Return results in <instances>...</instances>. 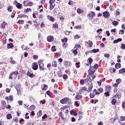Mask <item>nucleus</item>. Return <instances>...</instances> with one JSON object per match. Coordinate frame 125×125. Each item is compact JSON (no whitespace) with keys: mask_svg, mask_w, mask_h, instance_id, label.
Masks as SVG:
<instances>
[{"mask_svg":"<svg viewBox=\"0 0 125 125\" xmlns=\"http://www.w3.org/2000/svg\"><path fill=\"white\" fill-rule=\"evenodd\" d=\"M60 102L61 104H68V105H70L72 100L68 97H65L61 100Z\"/></svg>","mask_w":125,"mask_h":125,"instance_id":"obj_1","label":"nucleus"},{"mask_svg":"<svg viewBox=\"0 0 125 125\" xmlns=\"http://www.w3.org/2000/svg\"><path fill=\"white\" fill-rule=\"evenodd\" d=\"M96 14L93 11H91L90 13L87 14V17L88 18L89 20H92L93 17H95Z\"/></svg>","mask_w":125,"mask_h":125,"instance_id":"obj_2","label":"nucleus"},{"mask_svg":"<svg viewBox=\"0 0 125 125\" xmlns=\"http://www.w3.org/2000/svg\"><path fill=\"white\" fill-rule=\"evenodd\" d=\"M49 4H50V10H52L54 7L55 6V3L52 1V0H49Z\"/></svg>","mask_w":125,"mask_h":125,"instance_id":"obj_3","label":"nucleus"},{"mask_svg":"<svg viewBox=\"0 0 125 125\" xmlns=\"http://www.w3.org/2000/svg\"><path fill=\"white\" fill-rule=\"evenodd\" d=\"M88 75L91 76L92 75H94V73L95 72V70L91 68V66H90L89 69L88 70Z\"/></svg>","mask_w":125,"mask_h":125,"instance_id":"obj_4","label":"nucleus"},{"mask_svg":"<svg viewBox=\"0 0 125 125\" xmlns=\"http://www.w3.org/2000/svg\"><path fill=\"white\" fill-rule=\"evenodd\" d=\"M92 88H93V85L92 84V83H91L90 84L88 85V90H86L87 92L88 93L91 92V91L92 90Z\"/></svg>","mask_w":125,"mask_h":125,"instance_id":"obj_5","label":"nucleus"},{"mask_svg":"<svg viewBox=\"0 0 125 125\" xmlns=\"http://www.w3.org/2000/svg\"><path fill=\"white\" fill-rule=\"evenodd\" d=\"M103 15L104 18H109L110 17V13L108 11H104L103 13Z\"/></svg>","mask_w":125,"mask_h":125,"instance_id":"obj_6","label":"nucleus"},{"mask_svg":"<svg viewBox=\"0 0 125 125\" xmlns=\"http://www.w3.org/2000/svg\"><path fill=\"white\" fill-rule=\"evenodd\" d=\"M70 114L72 116H74V117H76V116H78V112L75 111V109L71 110L70 111Z\"/></svg>","mask_w":125,"mask_h":125,"instance_id":"obj_7","label":"nucleus"},{"mask_svg":"<svg viewBox=\"0 0 125 125\" xmlns=\"http://www.w3.org/2000/svg\"><path fill=\"white\" fill-rule=\"evenodd\" d=\"M63 64L66 67H71V62L68 61L63 62Z\"/></svg>","mask_w":125,"mask_h":125,"instance_id":"obj_8","label":"nucleus"},{"mask_svg":"<svg viewBox=\"0 0 125 125\" xmlns=\"http://www.w3.org/2000/svg\"><path fill=\"white\" fill-rule=\"evenodd\" d=\"M39 68V65H38V63H35L32 65V69L33 70H34V71H36V70H38V68Z\"/></svg>","mask_w":125,"mask_h":125,"instance_id":"obj_9","label":"nucleus"},{"mask_svg":"<svg viewBox=\"0 0 125 125\" xmlns=\"http://www.w3.org/2000/svg\"><path fill=\"white\" fill-rule=\"evenodd\" d=\"M39 69H40V71H44V67H43V66H44V64L43 63H39Z\"/></svg>","mask_w":125,"mask_h":125,"instance_id":"obj_10","label":"nucleus"},{"mask_svg":"<svg viewBox=\"0 0 125 125\" xmlns=\"http://www.w3.org/2000/svg\"><path fill=\"white\" fill-rule=\"evenodd\" d=\"M54 40V39H53V37H51L50 36H48L47 38V42H53Z\"/></svg>","mask_w":125,"mask_h":125,"instance_id":"obj_11","label":"nucleus"},{"mask_svg":"<svg viewBox=\"0 0 125 125\" xmlns=\"http://www.w3.org/2000/svg\"><path fill=\"white\" fill-rule=\"evenodd\" d=\"M26 75L27 76H28V77H30V78H33V77H35V75H34V73H31L29 71L27 72Z\"/></svg>","mask_w":125,"mask_h":125,"instance_id":"obj_12","label":"nucleus"},{"mask_svg":"<svg viewBox=\"0 0 125 125\" xmlns=\"http://www.w3.org/2000/svg\"><path fill=\"white\" fill-rule=\"evenodd\" d=\"M122 41H123L122 38H118L113 41V43H118V42H122Z\"/></svg>","mask_w":125,"mask_h":125,"instance_id":"obj_13","label":"nucleus"},{"mask_svg":"<svg viewBox=\"0 0 125 125\" xmlns=\"http://www.w3.org/2000/svg\"><path fill=\"white\" fill-rule=\"evenodd\" d=\"M122 67V64L121 63H117L115 64V67L116 69H119V68H121Z\"/></svg>","mask_w":125,"mask_h":125,"instance_id":"obj_14","label":"nucleus"},{"mask_svg":"<svg viewBox=\"0 0 125 125\" xmlns=\"http://www.w3.org/2000/svg\"><path fill=\"white\" fill-rule=\"evenodd\" d=\"M111 87L110 85H105V91L110 92V89L111 88Z\"/></svg>","mask_w":125,"mask_h":125,"instance_id":"obj_15","label":"nucleus"},{"mask_svg":"<svg viewBox=\"0 0 125 125\" xmlns=\"http://www.w3.org/2000/svg\"><path fill=\"white\" fill-rule=\"evenodd\" d=\"M14 47V45H13V43H10L7 44V48H13V47Z\"/></svg>","mask_w":125,"mask_h":125,"instance_id":"obj_16","label":"nucleus"},{"mask_svg":"<svg viewBox=\"0 0 125 125\" xmlns=\"http://www.w3.org/2000/svg\"><path fill=\"white\" fill-rule=\"evenodd\" d=\"M16 6L18 9H21L22 7V4H21L20 3H18V4H16Z\"/></svg>","mask_w":125,"mask_h":125,"instance_id":"obj_17","label":"nucleus"},{"mask_svg":"<svg viewBox=\"0 0 125 125\" xmlns=\"http://www.w3.org/2000/svg\"><path fill=\"white\" fill-rule=\"evenodd\" d=\"M6 25H7V23L6 22H5V21H3L2 22V23L1 24V28L2 29H4V28H5Z\"/></svg>","mask_w":125,"mask_h":125,"instance_id":"obj_18","label":"nucleus"},{"mask_svg":"<svg viewBox=\"0 0 125 125\" xmlns=\"http://www.w3.org/2000/svg\"><path fill=\"white\" fill-rule=\"evenodd\" d=\"M13 9V7L12 6H9L7 8V11L9 12H12V10Z\"/></svg>","mask_w":125,"mask_h":125,"instance_id":"obj_19","label":"nucleus"},{"mask_svg":"<svg viewBox=\"0 0 125 125\" xmlns=\"http://www.w3.org/2000/svg\"><path fill=\"white\" fill-rule=\"evenodd\" d=\"M82 99V95H79V94H76L75 96V99L76 100H80Z\"/></svg>","mask_w":125,"mask_h":125,"instance_id":"obj_20","label":"nucleus"},{"mask_svg":"<svg viewBox=\"0 0 125 125\" xmlns=\"http://www.w3.org/2000/svg\"><path fill=\"white\" fill-rule=\"evenodd\" d=\"M125 68H123L122 69H121L119 71V74H125Z\"/></svg>","mask_w":125,"mask_h":125,"instance_id":"obj_21","label":"nucleus"},{"mask_svg":"<svg viewBox=\"0 0 125 125\" xmlns=\"http://www.w3.org/2000/svg\"><path fill=\"white\" fill-rule=\"evenodd\" d=\"M91 51L92 53H96L97 52H99V49H93Z\"/></svg>","mask_w":125,"mask_h":125,"instance_id":"obj_22","label":"nucleus"},{"mask_svg":"<svg viewBox=\"0 0 125 125\" xmlns=\"http://www.w3.org/2000/svg\"><path fill=\"white\" fill-rule=\"evenodd\" d=\"M15 14H16V11L15 10H13L11 15V18H14L15 17Z\"/></svg>","mask_w":125,"mask_h":125,"instance_id":"obj_23","label":"nucleus"},{"mask_svg":"<svg viewBox=\"0 0 125 125\" xmlns=\"http://www.w3.org/2000/svg\"><path fill=\"white\" fill-rule=\"evenodd\" d=\"M52 67H57V62L56 61H54L52 62Z\"/></svg>","mask_w":125,"mask_h":125,"instance_id":"obj_24","label":"nucleus"},{"mask_svg":"<svg viewBox=\"0 0 125 125\" xmlns=\"http://www.w3.org/2000/svg\"><path fill=\"white\" fill-rule=\"evenodd\" d=\"M6 118L7 120H10L12 119V116L11 114H8L6 115Z\"/></svg>","mask_w":125,"mask_h":125,"instance_id":"obj_25","label":"nucleus"},{"mask_svg":"<svg viewBox=\"0 0 125 125\" xmlns=\"http://www.w3.org/2000/svg\"><path fill=\"white\" fill-rule=\"evenodd\" d=\"M77 13H78V14H81L83 13V11L81 10L80 8L77 9Z\"/></svg>","mask_w":125,"mask_h":125,"instance_id":"obj_26","label":"nucleus"},{"mask_svg":"<svg viewBox=\"0 0 125 125\" xmlns=\"http://www.w3.org/2000/svg\"><path fill=\"white\" fill-rule=\"evenodd\" d=\"M43 88L42 89V90H46L47 89V87H48V86L45 84H43Z\"/></svg>","mask_w":125,"mask_h":125,"instance_id":"obj_27","label":"nucleus"},{"mask_svg":"<svg viewBox=\"0 0 125 125\" xmlns=\"http://www.w3.org/2000/svg\"><path fill=\"white\" fill-rule=\"evenodd\" d=\"M1 104L3 107H5V106H6V102L3 100L1 101Z\"/></svg>","mask_w":125,"mask_h":125,"instance_id":"obj_28","label":"nucleus"},{"mask_svg":"<svg viewBox=\"0 0 125 125\" xmlns=\"http://www.w3.org/2000/svg\"><path fill=\"white\" fill-rule=\"evenodd\" d=\"M112 24L113 25V26H118L119 25V22L116 21H114L112 22Z\"/></svg>","mask_w":125,"mask_h":125,"instance_id":"obj_29","label":"nucleus"},{"mask_svg":"<svg viewBox=\"0 0 125 125\" xmlns=\"http://www.w3.org/2000/svg\"><path fill=\"white\" fill-rule=\"evenodd\" d=\"M11 73L13 75H15L16 77H17V76H18V74H19V73L17 71H14V72H12Z\"/></svg>","mask_w":125,"mask_h":125,"instance_id":"obj_30","label":"nucleus"},{"mask_svg":"<svg viewBox=\"0 0 125 125\" xmlns=\"http://www.w3.org/2000/svg\"><path fill=\"white\" fill-rule=\"evenodd\" d=\"M19 18H26V17H28V16H27V15H24V14H22V15H19Z\"/></svg>","mask_w":125,"mask_h":125,"instance_id":"obj_31","label":"nucleus"},{"mask_svg":"<svg viewBox=\"0 0 125 125\" xmlns=\"http://www.w3.org/2000/svg\"><path fill=\"white\" fill-rule=\"evenodd\" d=\"M88 45H89V47H92L93 45V43L92 42V41H89Z\"/></svg>","mask_w":125,"mask_h":125,"instance_id":"obj_32","label":"nucleus"},{"mask_svg":"<svg viewBox=\"0 0 125 125\" xmlns=\"http://www.w3.org/2000/svg\"><path fill=\"white\" fill-rule=\"evenodd\" d=\"M29 11H32V9H31L30 8H28L24 9L25 13H27V12H29Z\"/></svg>","mask_w":125,"mask_h":125,"instance_id":"obj_33","label":"nucleus"},{"mask_svg":"<svg viewBox=\"0 0 125 125\" xmlns=\"http://www.w3.org/2000/svg\"><path fill=\"white\" fill-rule=\"evenodd\" d=\"M37 114L38 115V117H42V111L39 110Z\"/></svg>","mask_w":125,"mask_h":125,"instance_id":"obj_34","label":"nucleus"},{"mask_svg":"<svg viewBox=\"0 0 125 125\" xmlns=\"http://www.w3.org/2000/svg\"><path fill=\"white\" fill-rule=\"evenodd\" d=\"M111 103L112 105H115V104L117 103V100H116V99H113L111 101Z\"/></svg>","mask_w":125,"mask_h":125,"instance_id":"obj_35","label":"nucleus"},{"mask_svg":"<svg viewBox=\"0 0 125 125\" xmlns=\"http://www.w3.org/2000/svg\"><path fill=\"white\" fill-rule=\"evenodd\" d=\"M53 28H54V29H58V24H57V23L53 24Z\"/></svg>","mask_w":125,"mask_h":125,"instance_id":"obj_36","label":"nucleus"},{"mask_svg":"<svg viewBox=\"0 0 125 125\" xmlns=\"http://www.w3.org/2000/svg\"><path fill=\"white\" fill-rule=\"evenodd\" d=\"M62 42H68V38H64L63 39H62Z\"/></svg>","mask_w":125,"mask_h":125,"instance_id":"obj_37","label":"nucleus"},{"mask_svg":"<svg viewBox=\"0 0 125 125\" xmlns=\"http://www.w3.org/2000/svg\"><path fill=\"white\" fill-rule=\"evenodd\" d=\"M96 94L94 93H90L89 96L91 98H94L95 97Z\"/></svg>","mask_w":125,"mask_h":125,"instance_id":"obj_38","label":"nucleus"},{"mask_svg":"<svg viewBox=\"0 0 125 125\" xmlns=\"http://www.w3.org/2000/svg\"><path fill=\"white\" fill-rule=\"evenodd\" d=\"M23 3H24V5L25 6H28V4H29V1L28 0H26V1H25L23 2Z\"/></svg>","mask_w":125,"mask_h":125,"instance_id":"obj_39","label":"nucleus"},{"mask_svg":"<svg viewBox=\"0 0 125 125\" xmlns=\"http://www.w3.org/2000/svg\"><path fill=\"white\" fill-rule=\"evenodd\" d=\"M88 60L89 61V64H90V65L91 64V63H92V62H93V60L91 58H89L88 59Z\"/></svg>","mask_w":125,"mask_h":125,"instance_id":"obj_40","label":"nucleus"},{"mask_svg":"<svg viewBox=\"0 0 125 125\" xmlns=\"http://www.w3.org/2000/svg\"><path fill=\"white\" fill-rule=\"evenodd\" d=\"M56 46L53 45L52 46V48H51V51L53 52H55V51H56V48H55Z\"/></svg>","mask_w":125,"mask_h":125,"instance_id":"obj_41","label":"nucleus"},{"mask_svg":"<svg viewBox=\"0 0 125 125\" xmlns=\"http://www.w3.org/2000/svg\"><path fill=\"white\" fill-rule=\"evenodd\" d=\"M74 28H75V29H77L78 30H81V29H82V26L76 25Z\"/></svg>","mask_w":125,"mask_h":125,"instance_id":"obj_42","label":"nucleus"},{"mask_svg":"<svg viewBox=\"0 0 125 125\" xmlns=\"http://www.w3.org/2000/svg\"><path fill=\"white\" fill-rule=\"evenodd\" d=\"M117 119H118V116L116 115L115 117L111 119V121H112V122L114 123L116 121V120H117Z\"/></svg>","mask_w":125,"mask_h":125,"instance_id":"obj_43","label":"nucleus"},{"mask_svg":"<svg viewBox=\"0 0 125 125\" xmlns=\"http://www.w3.org/2000/svg\"><path fill=\"white\" fill-rule=\"evenodd\" d=\"M98 67H99V65H98V64L96 63L93 65L94 69H95L96 70H97Z\"/></svg>","mask_w":125,"mask_h":125,"instance_id":"obj_44","label":"nucleus"},{"mask_svg":"<svg viewBox=\"0 0 125 125\" xmlns=\"http://www.w3.org/2000/svg\"><path fill=\"white\" fill-rule=\"evenodd\" d=\"M30 110H35L36 109V106L35 105L32 104L30 107Z\"/></svg>","mask_w":125,"mask_h":125,"instance_id":"obj_45","label":"nucleus"},{"mask_svg":"<svg viewBox=\"0 0 125 125\" xmlns=\"http://www.w3.org/2000/svg\"><path fill=\"white\" fill-rule=\"evenodd\" d=\"M49 20L51 22H53L54 21V18L52 16H50Z\"/></svg>","mask_w":125,"mask_h":125,"instance_id":"obj_46","label":"nucleus"},{"mask_svg":"<svg viewBox=\"0 0 125 125\" xmlns=\"http://www.w3.org/2000/svg\"><path fill=\"white\" fill-rule=\"evenodd\" d=\"M119 35L121 34V35H124L125 34V30H124V29L122 30H120L119 31Z\"/></svg>","mask_w":125,"mask_h":125,"instance_id":"obj_47","label":"nucleus"},{"mask_svg":"<svg viewBox=\"0 0 125 125\" xmlns=\"http://www.w3.org/2000/svg\"><path fill=\"white\" fill-rule=\"evenodd\" d=\"M62 78L63 80H67L68 79V75H67V74H64L62 76Z\"/></svg>","mask_w":125,"mask_h":125,"instance_id":"obj_48","label":"nucleus"},{"mask_svg":"<svg viewBox=\"0 0 125 125\" xmlns=\"http://www.w3.org/2000/svg\"><path fill=\"white\" fill-rule=\"evenodd\" d=\"M72 52L75 55H77L78 54V50H77V49L73 50Z\"/></svg>","mask_w":125,"mask_h":125,"instance_id":"obj_49","label":"nucleus"},{"mask_svg":"<svg viewBox=\"0 0 125 125\" xmlns=\"http://www.w3.org/2000/svg\"><path fill=\"white\" fill-rule=\"evenodd\" d=\"M18 24H24V21L23 20H19L17 22Z\"/></svg>","mask_w":125,"mask_h":125,"instance_id":"obj_50","label":"nucleus"},{"mask_svg":"<svg viewBox=\"0 0 125 125\" xmlns=\"http://www.w3.org/2000/svg\"><path fill=\"white\" fill-rule=\"evenodd\" d=\"M120 121L121 122H124V121H125V116H121L120 117Z\"/></svg>","mask_w":125,"mask_h":125,"instance_id":"obj_51","label":"nucleus"},{"mask_svg":"<svg viewBox=\"0 0 125 125\" xmlns=\"http://www.w3.org/2000/svg\"><path fill=\"white\" fill-rule=\"evenodd\" d=\"M80 64H81V62H76L75 65H76V67L80 68L81 67V65H80Z\"/></svg>","mask_w":125,"mask_h":125,"instance_id":"obj_52","label":"nucleus"},{"mask_svg":"<svg viewBox=\"0 0 125 125\" xmlns=\"http://www.w3.org/2000/svg\"><path fill=\"white\" fill-rule=\"evenodd\" d=\"M46 118H47V115L46 114H44V116H43L42 117V121H43V120H44V119H46Z\"/></svg>","mask_w":125,"mask_h":125,"instance_id":"obj_53","label":"nucleus"},{"mask_svg":"<svg viewBox=\"0 0 125 125\" xmlns=\"http://www.w3.org/2000/svg\"><path fill=\"white\" fill-rule=\"evenodd\" d=\"M109 92H110L106 91V92H104V95H105L106 97L110 96Z\"/></svg>","mask_w":125,"mask_h":125,"instance_id":"obj_54","label":"nucleus"},{"mask_svg":"<svg viewBox=\"0 0 125 125\" xmlns=\"http://www.w3.org/2000/svg\"><path fill=\"white\" fill-rule=\"evenodd\" d=\"M9 100H10V101H13V96H12V95L9 96Z\"/></svg>","mask_w":125,"mask_h":125,"instance_id":"obj_55","label":"nucleus"},{"mask_svg":"<svg viewBox=\"0 0 125 125\" xmlns=\"http://www.w3.org/2000/svg\"><path fill=\"white\" fill-rule=\"evenodd\" d=\"M121 79H118L116 80V83L118 84H120L121 83Z\"/></svg>","mask_w":125,"mask_h":125,"instance_id":"obj_56","label":"nucleus"},{"mask_svg":"<svg viewBox=\"0 0 125 125\" xmlns=\"http://www.w3.org/2000/svg\"><path fill=\"white\" fill-rule=\"evenodd\" d=\"M98 92H100V93H102V92H103V88H99L98 89Z\"/></svg>","mask_w":125,"mask_h":125,"instance_id":"obj_57","label":"nucleus"},{"mask_svg":"<svg viewBox=\"0 0 125 125\" xmlns=\"http://www.w3.org/2000/svg\"><path fill=\"white\" fill-rule=\"evenodd\" d=\"M62 114H63V113L62 112H60L58 114L59 117H61V119H64V118L63 117H62Z\"/></svg>","mask_w":125,"mask_h":125,"instance_id":"obj_58","label":"nucleus"},{"mask_svg":"<svg viewBox=\"0 0 125 125\" xmlns=\"http://www.w3.org/2000/svg\"><path fill=\"white\" fill-rule=\"evenodd\" d=\"M121 48H122V49H125V43H123L121 44Z\"/></svg>","mask_w":125,"mask_h":125,"instance_id":"obj_59","label":"nucleus"},{"mask_svg":"<svg viewBox=\"0 0 125 125\" xmlns=\"http://www.w3.org/2000/svg\"><path fill=\"white\" fill-rule=\"evenodd\" d=\"M104 57H106V58H109V57H110V54H104Z\"/></svg>","mask_w":125,"mask_h":125,"instance_id":"obj_60","label":"nucleus"},{"mask_svg":"<svg viewBox=\"0 0 125 125\" xmlns=\"http://www.w3.org/2000/svg\"><path fill=\"white\" fill-rule=\"evenodd\" d=\"M38 58V55H33V59H34V60H36V59H37Z\"/></svg>","mask_w":125,"mask_h":125,"instance_id":"obj_61","label":"nucleus"},{"mask_svg":"<svg viewBox=\"0 0 125 125\" xmlns=\"http://www.w3.org/2000/svg\"><path fill=\"white\" fill-rule=\"evenodd\" d=\"M122 108H123V109H125V102L124 101L122 102Z\"/></svg>","mask_w":125,"mask_h":125,"instance_id":"obj_62","label":"nucleus"},{"mask_svg":"<svg viewBox=\"0 0 125 125\" xmlns=\"http://www.w3.org/2000/svg\"><path fill=\"white\" fill-rule=\"evenodd\" d=\"M2 42L4 44L5 43H6V38H3L2 39Z\"/></svg>","mask_w":125,"mask_h":125,"instance_id":"obj_63","label":"nucleus"},{"mask_svg":"<svg viewBox=\"0 0 125 125\" xmlns=\"http://www.w3.org/2000/svg\"><path fill=\"white\" fill-rule=\"evenodd\" d=\"M81 38V36L79 35H76L75 36L74 39H80Z\"/></svg>","mask_w":125,"mask_h":125,"instance_id":"obj_64","label":"nucleus"}]
</instances>
